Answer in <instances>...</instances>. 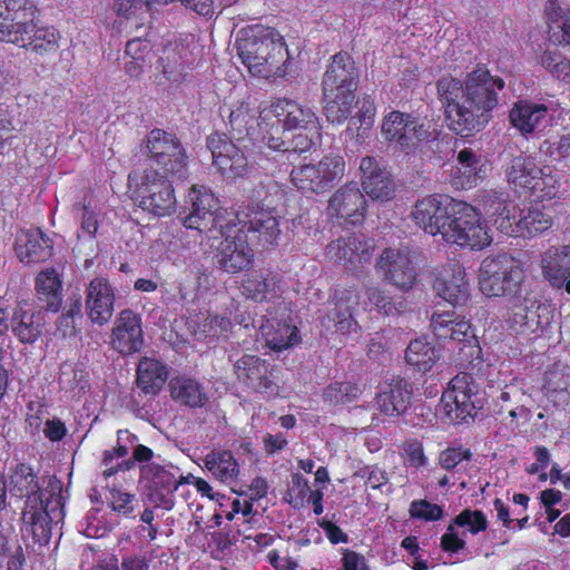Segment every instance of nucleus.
<instances>
[{
    "instance_id": "35",
    "label": "nucleus",
    "mask_w": 570,
    "mask_h": 570,
    "mask_svg": "<svg viewBox=\"0 0 570 570\" xmlns=\"http://www.w3.org/2000/svg\"><path fill=\"white\" fill-rule=\"evenodd\" d=\"M266 345L274 351H283L299 342L297 327L286 318H268L259 325Z\"/></svg>"
},
{
    "instance_id": "28",
    "label": "nucleus",
    "mask_w": 570,
    "mask_h": 570,
    "mask_svg": "<svg viewBox=\"0 0 570 570\" xmlns=\"http://www.w3.org/2000/svg\"><path fill=\"white\" fill-rule=\"evenodd\" d=\"M458 164L451 170V183L456 188L468 189L476 186L487 175L488 166L481 154L464 148L458 154Z\"/></svg>"
},
{
    "instance_id": "14",
    "label": "nucleus",
    "mask_w": 570,
    "mask_h": 570,
    "mask_svg": "<svg viewBox=\"0 0 570 570\" xmlns=\"http://www.w3.org/2000/svg\"><path fill=\"white\" fill-rule=\"evenodd\" d=\"M381 132L385 140L395 142L396 147L407 155L414 154L430 136L417 118L395 110L383 118Z\"/></svg>"
},
{
    "instance_id": "64",
    "label": "nucleus",
    "mask_w": 570,
    "mask_h": 570,
    "mask_svg": "<svg viewBox=\"0 0 570 570\" xmlns=\"http://www.w3.org/2000/svg\"><path fill=\"white\" fill-rule=\"evenodd\" d=\"M531 323L534 322L535 332L550 326L554 317V308L550 305L535 301L533 308H530Z\"/></svg>"
},
{
    "instance_id": "21",
    "label": "nucleus",
    "mask_w": 570,
    "mask_h": 570,
    "mask_svg": "<svg viewBox=\"0 0 570 570\" xmlns=\"http://www.w3.org/2000/svg\"><path fill=\"white\" fill-rule=\"evenodd\" d=\"M115 299V289L107 278H92L86 289V312L89 320L99 326L109 323L114 314Z\"/></svg>"
},
{
    "instance_id": "30",
    "label": "nucleus",
    "mask_w": 570,
    "mask_h": 570,
    "mask_svg": "<svg viewBox=\"0 0 570 570\" xmlns=\"http://www.w3.org/2000/svg\"><path fill=\"white\" fill-rule=\"evenodd\" d=\"M357 106V112L351 117L345 131L342 134L347 148L351 147L352 151L357 150L358 146L364 144L368 136V130L374 124L375 105L371 98H364L361 102L355 100L353 108Z\"/></svg>"
},
{
    "instance_id": "61",
    "label": "nucleus",
    "mask_w": 570,
    "mask_h": 570,
    "mask_svg": "<svg viewBox=\"0 0 570 570\" xmlns=\"http://www.w3.org/2000/svg\"><path fill=\"white\" fill-rule=\"evenodd\" d=\"M472 458V453L469 449L462 446H449L443 450L439 455V464L444 470H452L462 461H469Z\"/></svg>"
},
{
    "instance_id": "46",
    "label": "nucleus",
    "mask_w": 570,
    "mask_h": 570,
    "mask_svg": "<svg viewBox=\"0 0 570 570\" xmlns=\"http://www.w3.org/2000/svg\"><path fill=\"white\" fill-rule=\"evenodd\" d=\"M544 394L549 399L567 401L570 396V365L563 363L553 364L544 376Z\"/></svg>"
},
{
    "instance_id": "39",
    "label": "nucleus",
    "mask_w": 570,
    "mask_h": 570,
    "mask_svg": "<svg viewBox=\"0 0 570 570\" xmlns=\"http://www.w3.org/2000/svg\"><path fill=\"white\" fill-rule=\"evenodd\" d=\"M541 168L532 157L518 155L507 163L505 177L514 189L531 190L538 175L542 174Z\"/></svg>"
},
{
    "instance_id": "10",
    "label": "nucleus",
    "mask_w": 570,
    "mask_h": 570,
    "mask_svg": "<svg viewBox=\"0 0 570 570\" xmlns=\"http://www.w3.org/2000/svg\"><path fill=\"white\" fill-rule=\"evenodd\" d=\"M188 213L181 218L186 228L197 229L217 238V233L225 229V225L234 218H226V210L219 207L218 199L206 188L193 187L187 196Z\"/></svg>"
},
{
    "instance_id": "34",
    "label": "nucleus",
    "mask_w": 570,
    "mask_h": 570,
    "mask_svg": "<svg viewBox=\"0 0 570 570\" xmlns=\"http://www.w3.org/2000/svg\"><path fill=\"white\" fill-rule=\"evenodd\" d=\"M334 307L322 318L323 326L330 328L334 326L337 332H348L355 322L352 316V305L357 304V296L352 289L336 291L334 296Z\"/></svg>"
},
{
    "instance_id": "24",
    "label": "nucleus",
    "mask_w": 570,
    "mask_h": 570,
    "mask_svg": "<svg viewBox=\"0 0 570 570\" xmlns=\"http://www.w3.org/2000/svg\"><path fill=\"white\" fill-rule=\"evenodd\" d=\"M362 187L374 200H390L395 191V184L390 171L376 158L366 156L361 160Z\"/></svg>"
},
{
    "instance_id": "31",
    "label": "nucleus",
    "mask_w": 570,
    "mask_h": 570,
    "mask_svg": "<svg viewBox=\"0 0 570 570\" xmlns=\"http://www.w3.org/2000/svg\"><path fill=\"white\" fill-rule=\"evenodd\" d=\"M36 304L39 309L58 312L62 304V281L53 268L41 271L35 282Z\"/></svg>"
},
{
    "instance_id": "12",
    "label": "nucleus",
    "mask_w": 570,
    "mask_h": 570,
    "mask_svg": "<svg viewBox=\"0 0 570 570\" xmlns=\"http://www.w3.org/2000/svg\"><path fill=\"white\" fill-rule=\"evenodd\" d=\"M217 235L223 240L217 246L213 262L219 271L237 274L252 265L254 252L248 245L247 235L242 228H236V223H227Z\"/></svg>"
},
{
    "instance_id": "36",
    "label": "nucleus",
    "mask_w": 570,
    "mask_h": 570,
    "mask_svg": "<svg viewBox=\"0 0 570 570\" xmlns=\"http://www.w3.org/2000/svg\"><path fill=\"white\" fill-rule=\"evenodd\" d=\"M247 220H239L236 228L245 233H256L258 238L266 244H274L281 235L279 222L275 209L252 210L246 215Z\"/></svg>"
},
{
    "instance_id": "57",
    "label": "nucleus",
    "mask_w": 570,
    "mask_h": 570,
    "mask_svg": "<svg viewBox=\"0 0 570 570\" xmlns=\"http://www.w3.org/2000/svg\"><path fill=\"white\" fill-rule=\"evenodd\" d=\"M535 301H531L530 305H521L515 307L512 316L509 318L510 327L517 333H535L534 322L531 323L530 308H533Z\"/></svg>"
},
{
    "instance_id": "26",
    "label": "nucleus",
    "mask_w": 570,
    "mask_h": 570,
    "mask_svg": "<svg viewBox=\"0 0 570 570\" xmlns=\"http://www.w3.org/2000/svg\"><path fill=\"white\" fill-rule=\"evenodd\" d=\"M450 216V202L443 204L441 196H428L416 202L412 217L423 230L432 236L442 234Z\"/></svg>"
},
{
    "instance_id": "32",
    "label": "nucleus",
    "mask_w": 570,
    "mask_h": 570,
    "mask_svg": "<svg viewBox=\"0 0 570 570\" xmlns=\"http://www.w3.org/2000/svg\"><path fill=\"white\" fill-rule=\"evenodd\" d=\"M411 399V384L404 379H399L381 390L376 396V404L381 413L396 417L407 410Z\"/></svg>"
},
{
    "instance_id": "16",
    "label": "nucleus",
    "mask_w": 570,
    "mask_h": 570,
    "mask_svg": "<svg viewBox=\"0 0 570 570\" xmlns=\"http://www.w3.org/2000/svg\"><path fill=\"white\" fill-rule=\"evenodd\" d=\"M551 216L539 208L513 209L512 215L495 219L497 228L507 236L533 237L551 227Z\"/></svg>"
},
{
    "instance_id": "6",
    "label": "nucleus",
    "mask_w": 570,
    "mask_h": 570,
    "mask_svg": "<svg viewBox=\"0 0 570 570\" xmlns=\"http://www.w3.org/2000/svg\"><path fill=\"white\" fill-rule=\"evenodd\" d=\"M525 274L522 263L508 254L487 257L480 266L479 284L488 297L523 296Z\"/></svg>"
},
{
    "instance_id": "52",
    "label": "nucleus",
    "mask_w": 570,
    "mask_h": 570,
    "mask_svg": "<svg viewBox=\"0 0 570 570\" xmlns=\"http://www.w3.org/2000/svg\"><path fill=\"white\" fill-rule=\"evenodd\" d=\"M256 122L255 114L249 109V106L242 104L229 114V126L233 138L237 141L244 139L245 136L250 135Z\"/></svg>"
},
{
    "instance_id": "11",
    "label": "nucleus",
    "mask_w": 570,
    "mask_h": 570,
    "mask_svg": "<svg viewBox=\"0 0 570 570\" xmlns=\"http://www.w3.org/2000/svg\"><path fill=\"white\" fill-rule=\"evenodd\" d=\"M345 163L340 156H326L317 164L299 163L291 170L292 184L303 193L322 194L344 176Z\"/></svg>"
},
{
    "instance_id": "23",
    "label": "nucleus",
    "mask_w": 570,
    "mask_h": 570,
    "mask_svg": "<svg viewBox=\"0 0 570 570\" xmlns=\"http://www.w3.org/2000/svg\"><path fill=\"white\" fill-rule=\"evenodd\" d=\"M234 373L239 383L257 393L272 394L275 391L269 364L257 355L246 354L236 360Z\"/></svg>"
},
{
    "instance_id": "2",
    "label": "nucleus",
    "mask_w": 570,
    "mask_h": 570,
    "mask_svg": "<svg viewBox=\"0 0 570 570\" xmlns=\"http://www.w3.org/2000/svg\"><path fill=\"white\" fill-rule=\"evenodd\" d=\"M9 491L13 497L26 498L21 512L23 533L39 546L48 544L53 527L65 517L61 481L50 478L42 489L32 468L18 463L10 470Z\"/></svg>"
},
{
    "instance_id": "29",
    "label": "nucleus",
    "mask_w": 570,
    "mask_h": 570,
    "mask_svg": "<svg viewBox=\"0 0 570 570\" xmlns=\"http://www.w3.org/2000/svg\"><path fill=\"white\" fill-rule=\"evenodd\" d=\"M14 249L20 262L40 263L52 256V242L40 229L21 230L17 235Z\"/></svg>"
},
{
    "instance_id": "50",
    "label": "nucleus",
    "mask_w": 570,
    "mask_h": 570,
    "mask_svg": "<svg viewBox=\"0 0 570 570\" xmlns=\"http://www.w3.org/2000/svg\"><path fill=\"white\" fill-rule=\"evenodd\" d=\"M318 140L320 125L315 126V131L312 129H298L287 142H283V145H287L286 148L283 149V154L286 160L294 165L298 156L316 146Z\"/></svg>"
},
{
    "instance_id": "48",
    "label": "nucleus",
    "mask_w": 570,
    "mask_h": 570,
    "mask_svg": "<svg viewBox=\"0 0 570 570\" xmlns=\"http://www.w3.org/2000/svg\"><path fill=\"white\" fill-rule=\"evenodd\" d=\"M283 196L284 193L276 181H262L250 191L248 210L275 209Z\"/></svg>"
},
{
    "instance_id": "13",
    "label": "nucleus",
    "mask_w": 570,
    "mask_h": 570,
    "mask_svg": "<svg viewBox=\"0 0 570 570\" xmlns=\"http://www.w3.org/2000/svg\"><path fill=\"white\" fill-rule=\"evenodd\" d=\"M213 167L226 180L247 177L253 170L244 150L224 132H213L206 139Z\"/></svg>"
},
{
    "instance_id": "40",
    "label": "nucleus",
    "mask_w": 570,
    "mask_h": 570,
    "mask_svg": "<svg viewBox=\"0 0 570 570\" xmlns=\"http://www.w3.org/2000/svg\"><path fill=\"white\" fill-rule=\"evenodd\" d=\"M169 390L175 402L191 409L203 407L208 402V395L203 384L190 377L171 379Z\"/></svg>"
},
{
    "instance_id": "15",
    "label": "nucleus",
    "mask_w": 570,
    "mask_h": 570,
    "mask_svg": "<svg viewBox=\"0 0 570 570\" xmlns=\"http://www.w3.org/2000/svg\"><path fill=\"white\" fill-rule=\"evenodd\" d=\"M175 470L151 463L140 466V472L144 478L148 480L147 498L155 508H160L170 511L175 507V492L179 488L177 473L178 468L171 466Z\"/></svg>"
},
{
    "instance_id": "27",
    "label": "nucleus",
    "mask_w": 570,
    "mask_h": 570,
    "mask_svg": "<svg viewBox=\"0 0 570 570\" xmlns=\"http://www.w3.org/2000/svg\"><path fill=\"white\" fill-rule=\"evenodd\" d=\"M510 122L523 136L542 131L549 126L552 116L543 104H534L528 100L517 101L509 114Z\"/></svg>"
},
{
    "instance_id": "3",
    "label": "nucleus",
    "mask_w": 570,
    "mask_h": 570,
    "mask_svg": "<svg viewBox=\"0 0 570 570\" xmlns=\"http://www.w3.org/2000/svg\"><path fill=\"white\" fill-rule=\"evenodd\" d=\"M360 72L346 52L332 57L322 79L324 115L332 124H342L352 114Z\"/></svg>"
},
{
    "instance_id": "42",
    "label": "nucleus",
    "mask_w": 570,
    "mask_h": 570,
    "mask_svg": "<svg viewBox=\"0 0 570 570\" xmlns=\"http://www.w3.org/2000/svg\"><path fill=\"white\" fill-rule=\"evenodd\" d=\"M168 377L166 367L157 360L145 357L137 366V385L145 394L156 395Z\"/></svg>"
},
{
    "instance_id": "60",
    "label": "nucleus",
    "mask_w": 570,
    "mask_h": 570,
    "mask_svg": "<svg viewBox=\"0 0 570 570\" xmlns=\"http://www.w3.org/2000/svg\"><path fill=\"white\" fill-rule=\"evenodd\" d=\"M410 514L412 518L435 521L442 519L443 510L440 505L426 500H415L410 505Z\"/></svg>"
},
{
    "instance_id": "9",
    "label": "nucleus",
    "mask_w": 570,
    "mask_h": 570,
    "mask_svg": "<svg viewBox=\"0 0 570 570\" xmlns=\"http://www.w3.org/2000/svg\"><path fill=\"white\" fill-rule=\"evenodd\" d=\"M128 183L134 186V197L139 207L154 216L170 215L176 208L173 179L160 176L157 170H145L138 175H128Z\"/></svg>"
},
{
    "instance_id": "51",
    "label": "nucleus",
    "mask_w": 570,
    "mask_h": 570,
    "mask_svg": "<svg viewBox=\"0 0 570 570\" xmlns=\"http://www.w3.org/2000/svg\"><path fill=\"white\" fill-rule=\"evenodd\" d=\"M82 301L79 295L70 297L66 311L57 321V332L62 337L76 336L79 332L78 321L82 320Z\"/></svg>"
},
{
    "instance_id": "62",
    "label": "nucleus",
    "mask_w": 570,
    "mask_h": 570,
    "mask_svg": "<svg viewBox=\"0 0 570 570\" xmlns=\"http://www.w3.org/2000/svg\"><path fill=\"white\" fill-rule=\"evenodd\" d=\"M17 0H0V41L2 39H11L10 33L8 31L10 29V24L16 21L18 13L22 11V9H17L12 6Z\"/></svg>"
},
{
    "instance_id": "5",
    "label": "nucleus",
    "mask_w": 570,
    "mask_h": 570,
    "mask_svg": "<svg viewBox=\"0 0 570 570\" xmlns=\"http://www.w3.org/2000/svg\"><path fill=\"white\" fill-rule=\"evenodd\" d=\"M144 144L151 166L149 170H157L160 176L173 181H185L188 178V156L176 135L155 128L148 132Z\"/></svg>"
},
{
    "instance_id": "1",
    "label": "nucleus",
    "mask_w": 570,
    "mask_h": 570,
    "mask_svg": "<svg viewBox=\"0 0 570 570\" xmlns=\"http://www.w3.org/2000/svg\"><path fill=\"white\" fill-rule=\"evenodd\" d=\"M503 88L504 80L483 66L469 72L464 82L453 77L439 79L438 97L450 129L462 136L483 129L500 104Z\"/></svg>"
},
{
    "instance_id": "54",
    "label": "nucleus",
    "mask_w": 570,
    "mask_h": 570,
    "mask_svg": "<svg viewBox=\"0 0 570 570\" xmlns=\"http://www.w3.org/2000/svg\"><path fill=\"white\" fill-rule=\"evenodd\" d=\"M132 445V458L131 459H125L121 462L117 463L116 466H111L108 469H105L102 472V475L105 479L110 478L111 475L116 474L118 471H129L131 470L136 463H139L141 465L150 464L149 461L154 456V452L148 446L141 445V444H131Z\"/></svg>"
},
{
    "instance_id": "7",
    "label": "nucleus",
    "mask_w": 570,
    "mask_h": 570,
    "mask_svg": "<svg viewBox=\"0 0 570 570\" xmlns=\"http://www.w3.org/2000/svg\"><path fill=\"white\" fill-rule=\"evenodd\" d=\"M18 10L16 21L10 24L11 39L1 41L27 48L38 55L55 52L58 48V33L53 28L39 27L37 23V8L32 0H17L12 3Z\"/></svg>"
},
{
    "instance_id": "58",
    "label": "nucleus",
    "mask_w": 570,
    "mask_h": 570,
    "mask_svg": "<svg viewBox=\"0 0 570 570\" xmlns=\"http://www.w3.org/2000/svg\"><path fill=\"white\" fill-rule=\"evenodd\" d=\"M540 149L549 153L563 167L570 169V132L560 137L557 142L543 141Z\"/></svg>"
},
{
    "instance_id": "44",
    "label": "nucleus",
    "mask_w": 570,
    "mask_h": 570,
    "mask_svg": "<svg viewBox=\"0 0 570 570\" xmlns=\"http://www.w3.org/2000/svg\"><path fill=\"white\" fill-rule=\"evenodd\" d=\"M478 205L490 218L495 219L513 214L517 207L509 202V194L503 190L483 189L478 194Z\"/></svg>"
},
{
    "instance_id": "63",
    "label": "nucleus",
    "mask_w": 570,
    "mask_h": 570,
    "mask_svg": "<svg viewBox=\"0 0 570 570\" xmlns=\"http://www.w3.org/2000/svg\"><path fill=\"white\" fill-rule=\"evenodd\" d=\"M308 493H311L308 481L302 474L294 473L287 492L289 497L287 501L297 507L303 503Z\"/></svg>"
},
{
    "instance_id": "22",
    "label": "nucleus",
    "mask_w": 570,
    "mask_h": 570,
    "mask_svg": "<svg viewBox=\"0 0 570 570\" xmlns=\"http://www.w3.org/2000/svg\"><path fill=\"white\" fill-rule=\"evenodd\" d=\"M111 346L120 354H132L144 345L141 317L131 309H122L111 333Z\"/></svg>"
},
{
    "instance_id": "33",
    "label": "nucleus",
    "mask_w": 570,
    "mask_h": 570,
    "mask_svg": "<svg viewBox=\"0 0 570 570\" xmlns=\"http://www.w3.org/2000/svg\"><path fill=\"white\" fill-rule=\"evenodd\" d=\"M242 293L256 302L272 301L282 292V277L268 272L246 275L242 282Z\"/></svg>"
},
{
    "instance_id": "17",
    "label": "nucleus",
    "mask_w": 570,
    "mask_h": 570,
    "mask_svg": "<svg viewBox=\"0 0 570 570\" xmlns=\"http://www.w3.org/2000/svg\"><path fill=\"white\" fill-rule=\"evenodd\" d=\"M376 268L384 281L401 291L412 288L416 279L415 267L404 249L386 248L379 257Z\"/></svg>"
},
{
    "instance_id": "4",
    "label": "nucleus",
    "mask_w": 570,
    "mask_h": 570,
    "mask_svg": "<svg viewBox=\"0 0 570 570\" xmlns=\"http://www.w3.org/2000/svg\"><path fill=\"white\" fill-rule=\"evenodd\" d=\"M235 47L242 62L254 76L269 77L285 56V42L271 28L254 26L238 32Z\"/></svg>"
},
{
    "instance_id": "37",
    "label": "nucleus",
    "mask_w": 570,
    "mask_h": 570,
    "mask_svg": "<svg viewBox=\"0 0 570 570\" xmlns=\"http://www.w3.org/2000/svg\"><path fill=\"white\" fill-rule=\"evenodd\" d=\"M431 327L440 340H452L460 343L475 341L470 323L464 320H458L454 317V313H433L431 316Z\"/></svg>"
},
{
    "instance_id": "47",
    "label": "nucleus",
    "mask_w": 570,
    "mask_h": 570,
    "mask_svg": "<svg viewBox=\"0 0 570 570\" xmlns=\"http://www.w3.org/2000/svg\"><path fill=\"white\" fill-rule=\"evenodd\" d=\"M442 407L449 420L459 423L474 415L475 405L472 395L459 392H444L442 395Z\"/></svg>"
},
{
    "instance_id": "56",
    "label": "nucleus",
    "mask_w": 570,
    "mask_h": 570,
    "mask_svg": "<svg viewBox=\"0 0 570 570\" xmlns=\"http://www.w3.org/2000/svg\"><path fill=\"white\" fill-rule=\"evenodd\" d=\"M366 297L380 313L385 315L397 314L403 307L402 301L396 302L391 296L386 295L384 291L375 286L368 287L366 289Z\"/></svg>"
},
{
    "instance_id": "20",
    "label": "nucleus",
    "mask_w": 570,
    "mask_h": 570,
    "mask_svg": "<svg viewBox=\"0 0 570 570\" xmlns=\"http://www.w3.org/2000/svg\"><path fill=\"white\" fill-rule=\"evenodd\" d=\"M366 202L356 184L350 183L337 189L328 200V215L342 218L351 225L364 219Z\"/></svg>"
},
{
    "instance_id": "18",
    "label": "nucleus",
    "mask_w": 570,
    "mask_h": 570,
    "mask_svg": "<svg viewBox=\"0 0 570 570\" xmlns=\"http://www.w3.org/2000/svg\"><path fill=\"white\" fill-rule=\"evenodd\" d=\"M373 244L360 235H350L331 242L326 246V256L346 269L354 271L367 264L373 254Z\"/></svg>"
},
{
    "instance_id": "53",
    "label": "nucleus",
    "mask_w": 570,
    "mask_h": 570,
    "mask_svg": "<svg viewBox=\"0 0 570 570\" xmlns=\"http://www.w3.org/2000/svg\"><path fill=\"white\" fill-rule=\"evenodd\" d=\"M361 389L351 382H335L323 392V397L330 405L347 404L356 400Z\"/></svg>"
},
{
    "instance_id": "25",
    "label": "nucleus",
    "mask_w": 570,
    "mask_h": 570,
    "mask_svg": "<svg viewBox=\"0 0 570 570\" xmlns=\"http://www.w3.org/2000/svg\"><path fill=\"white\" fill-rule=\"evenodd\" d=\"M269 114L283 124L285 130L312 129L318 125V118L311 107L295 100L278 98L271 104Z\"/></svg>"
},
{
    "instance_id": "19",
    "label": "nucleus",
    "mask_w": 570,
    "mask_h": 570,
    "mask_svg": "<svg viewBox=\"0 0 570 570\" xmlns=\"http://www.w3.org/2000/svg\"><path fill=\"white\" fill-rule=\"evenodd\" d=\"M540 268L544 281L553 289L570 295V245L550 246L540 255Z\"/></svg>"
},
{
    "instance_id": "41",
    "label": "nucleus",
    "mask_w": 570,
    "mask_h": 570,
    "mask_svg": "<svg viewBox=\"0 0 570 570\" xmlns=\"http://www.w3.org/2000/svg\"><path fill=\"white\" fill-rule=\"evenodd\" d=\"M42 327L43 323L36 313H30L20 303L13 309L11 330L22 344H33L40 337Z\"/></svg>"
},
{
    "instance_id": "43",
    "label": "nucleus",
    "mask_w": 570,
    "mask_h": 570,
    "mask_svg": "<svg viewBox=\"0 0 570 570\" xmlns=\"http://www.w3.org/2000/svg\"><path fill=\"white\" fill-rule=\"evenodd\" d=\"M204 466L218 481L232 484L236 481L239 466L229 451H212L204 458Z\"/></svg>"
},
{
    "instance_id": "8",
    "label": "nucleus",
    "mask_w": 570,
    "mask_h": 570,
    "mask_svg": "<svg viewBox=\"0 0 570 570\" xmlns=\"http://www.w3.org/2000/svg\"><path fill=\"white\" fill-rule=\"evenodd\" d=\"M441 236L446 243L472 249H481L491 243L475 207L459 200L450 202V216Z\"/></svg>"
},
{
    "instance_id": "38",
    "label": "nucleus",
    "mask_w": 570,
    "mask_h": 570,
    "mask_svg": "<svg viewBox=\"0 0 570 570\" xmlns=\"http://www.w3.org/2000/svg\"><path fill=\"white\" fill-rule=\"evenodd\" d=\"M438 296L452 306H463L470 295V285L461 266H456L450 277H439L433 285Z\"/></svg>"
},
{
    "instance_id": "59",
    "label": "nucleus",
    "mask_w": 570,
    "mask_h": 570,
    "mask_svg": "<svg viewBox=\"0 0 570 570\" xmlns=\"http://www.w3.org/2000/svg\"><path fill=\"white\" fill-rule=\"evenodd\" d=\"M455 524L459 527H469V531L476 534L484 531L488 527L487 517L479 510H464L454 519Z\"/></svg>"
},
{
    "instance_id": "45",
    "label": "nucleus",
    "mask_w": 570,
    "mask_h": 570,
    "mask_svg": "<svg viewBox=\"0 0 570 570\" xmlns=\"http://www.w3.org/2000/svg\"><path fill=\"white\" fill-rule=\"evenodd\" d=\"M439 358L440 351L424 338L411 341L405 351L406 363L422 373L430 371Z\"/></svg>"
},
{
    "instance_id": "49",
    "label": "nucleus",
    "mask_w": 570,
    "mask_h": 570,
    "mask_svg": "<svg viewBox=\"0 0 570 570\" xmlns=\"http://www.w3.org/2000/svg\"><path fill=\"white\" fill-rule=\"evenodd\" d=\"M541 170L542 174L538 175L531 187V194L541 199L560 197L566 191L560 174L549 166H543Z\"/></svg>"
},
{
    "instance_id": "55",
    "label": "nucleus",
    "mask_w": 570,
    "mask_h": 570,
    "mask_svg": "<svg viewBox=\"0 0 570 570\" xmlns=\"http://www.w3.org/2000/svg\"><path fill=\"white\" fill-rule=\"evenodd\" d=\"M541 65L553 77L570 82V60L557 51H544L541 56Z\"/></svg>"
}]
</instances>
